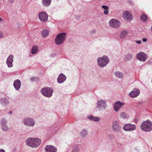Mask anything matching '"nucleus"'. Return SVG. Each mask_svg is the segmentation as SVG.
<instances>
[{"mask_svg": "<svg viewBox=\"0 0 152 152\" xmlns=\"http://www.w3.org/2000/svg\"><path fill=\"white\" fill-rule=\"evenodd\" d=\"M26 145L32 148H36L41 143V140L38 138L28 137L26 141Z\"/></svg>", "mask_w": 152, "mask_h": 152, "instance_id": "f257e3e1", "label": "nucleus"}, {"mask_svg": "<svg viewBox=\"0 0 152 152\" xmlns=\"http://www.w3.org/2000/svg\"><path fill=\"white\" fill-rule=\"evenodd\" d=\"M141 129L146 132H149L152 130V123L149 120L143 121L140 125Z\"/></svg>", "mask_w": 152, "mask_h": 152, "instance_id": "f03ea898", "label": "nucleus"}, {"mask_svg": "<svg viewBox=\"0 0 152 152\" xmlns=\"http://www.w3.org/2000/svg\"><path fill=\"white\" fill-rule=\"evenodd\" d=\"M109 58L105 56L99 57L97 59L98 65L100 67L102 68L106 66L107 64L109 62Z\"/></svg>", "mask_w": 152, "mask_h": 152, "instance_id": "7ed1b4c3", "label": "nucleus"}, {"mask_svg": "<svg viewBox=\"0 0 152 152\" xmlns=\"http://www.w3.org/2000/svg\"><path fill=\"white\" fill-rule=\"evenodd\" d=\"M66 37V33L65 32L58 34L55 39L56 43L58 45L62 44L65 41Z\"/></svg>", "mask_w": 152, "mask_h": 152, "instance_id": "20e7f679", "label": "nucleus"}, {"mask_svg": "<svg viewBox=\"0 0 152 152\" xmlns=\"http://www.w3.org/2000/svg\"><path fill=\"white\" fill-rule=\"evenodd\" d=\"M22 123L25 126L33 127L36 124V121L34 118L28 117L23 119Z\"/></svg>", "mask_w": 152, "mask_h": 152, "instance_id": "39448f33", "label": "nucleus"}, {"mask_svg": "<svg viewBox=\"0 0 152 152\" xmlns=\"http://www.w3.org/2000/svg\"><path fill=\"white\" fill-rule=\"evenodd\" d=\"M107 107V105L106 101L102 99L97 100L96 107L99 110L101 111L102 110H105Z\"/></svg>", "mask_w": 152, "mask_h": 152, "instance_id": "423d86ee", "label": "nucleus"}, {"mask_svg": "<svg viewBox=\"0 0 152 152\" xmlns=\"http://www.w3.org/2000/svg\"><path fill=\"white\" fill-rule=\"evenodd\" d=\"M109 26L114 28H118L120 26L121 23L118 20L113 19L110 20L109 22Z\"/></svg>", "mask_w": 152, "mask_h": 152, "instance_id": "0eeeda50", "label": "nucleus"}, {"mask_svg": "<svg viewBox=\"0 0 152 152\" xmlns=\"http://www.w3.org/2000/svg\"><path fill=\"white\" fill-rule=\"evenodd\" d=\"M136 127L134 124H126L123 126V129L125 131L131 132L136 129Z\"/></svg>", "mask_w": 152, "mask_h": 152, "instance_id": "6e6552de", "label": "nucleus"}, {"mask_svg": "<svg viewBox=\"0 0 152 152\" xmlns=\"http://www.w3.org/2000/svg\"><path fill=\"white\" fill-rule=\"evenodd\" d=\"M147 58V55L144 53L140 52L136 56V59L141 61L145 62Z\"/></svg>", "mask_w": 152, "mask_h": 152, "instance_id": "1a4fd4ad", "label": "nucleus"}, {"mask_svg": "<svg viewBox=\"0 0 152 152\" xmlns=\"http://www.w3.org/2000/svg\"><path fill=\"white\" fill-rule=\"evenodd\" d=\"M124 103L120 101L115 102L114 104L113 109L115 112L118 111L124 105Z\"/></svg>", "mask_w": 152, "mask_h": 152, "instance_id": "9d476101", "label": "nucleus"}, {"mask_svg": "<svg viewBox=\"0 0 152 152\" xmlns=\"http://www.w3.org/2000/svg\"><path fill=\"white\" fill-rule=\"evenodd\" d=\"M112 129L115 132H119L121 131V127L118 124V122L117 121H115L113 123Z\"/></svg>", "mask_w": 152, "mask_h": 152, "instance_id": "9b49d317", "label": "nucleus"}, {"mask_svg": "<svg viewBox=\"0 0 152 152\" xmlns=\"http://www.w3.org/2000/svg\"><path fill=\"white\" fill-rule=\"evenodd\" d=\"M39 19L42 22H45L48 20V15L45 12H42L39 14Z\"/></svg>", "mask_w": 152, "mask_h": 152, "instance_id": "f8f14e48", "label": "nucleus"}, {"mask_svg": "<svg viewBox=\"0 0 152 152\" xmlns=\"http://www.w3.org/2000/svg\"><path fill=\"white\" fill-rule=\"evenodd\" d=\"M140 94V91L139 89L135 88L133 91L129 93V96L132 98H135L138 96Z\"/></svg>", "mask_w": 152, "mask_h": 152, "instance_id": "ddd939ff", "label": "nucleus"}, {"mask_svg": "<svg viewBox=\"0 0 152 152\" xmlns=\"http://www.w3.org/2000/svg\"><path fill=\"white\" fill-rule=\"evenodd\" d=\"M66 79V76L63 73L59 74L57 78V82L60 84L64 83Z\"/></svg>", "mask_w": 152, "mask_h": 152, "instance_id": "4468645a", "label": "nucleus"}, {"mask_svg": "<svg viewBox=\"0 0 152 152\" xmlns=\"http://www.w3.org/2000/svg\"><path fill=\"white\" fill-rule=\"evenodd\" d=\"M14 56L13 55L10 54L7 58V63L9 67H12L13 66L12 62Z\"/></svg>", "mask_w": 152, "mask_h": 152, "instance_id": "2eb2a0df", "label": "nucleus"}, {"mask_svg": "<svg viewBox=\"0 0 152 152\" xmlns=\"http://www.w3.org/2000/svg\"><path fill=\"white\" fill-rule=\"evenodd\" d=\"M123 15L124 19L127 21H130L132 18L131 14L128 12H125Z\"/></svg>", "mask_w": 152, "mask_h": 152, "instance_id": "dca6fc26", "label": "nucleus"}, {"mask_svg": "<svg viewBox=\"0 0 152 152\" xmlns=\"http://www.w3.org/2000/svg\"><path fill=\"white\" fill-rule=\"evenodd\" d=\"M13 86L17 90H18L20 87L21 82L19 80H17L14 81Z\"/></svg>", "mask_w": 152, "mask_h": 152, "instance_id": "f3484780", "label": "nucleus"}, {"mask_svg": "<svg viewBox=\"0 0 152 152\" xmlns=\"http://www.w3.org/2000/svg\"><path fill=\"white\" fill-rule=\"evenodd\" d=\"M87 118L91 121L96 122L99 121L100 120V118H99L98 117H94L91 115L88 116Z\"/></svg>", "mask_w": 152, "mask_h": 152, "instance_id": "a211bd4d", "label": "nucleus"}, {"mask_svg": "<svg viewBox=\"0 0 152 152\" xmlns=\"http://www.w3.org/2000/svg\"><path fill=\"white\" fill-rule=\"evenodd\" d=\"M88 133V130L86 129H83L80 133L81 137L84 138L86 137Z\"/></svg>", "mask_w": 152, "mask_h": 152, "instance_id": "6ab92c4d", "label": "nucleus"}, {"mask_svg": "<svg viewBox=\"0 0 152 152\" xmlns=\"http://www.w3.org/2000/svg\"><path fill=\"white\" fill-rule=\"evenodd\" d=\"M56 147L51 145H48V152H56Z\"/></svg>", "mask_w": 152, "mask_h": 152, "instance_id": "aec40b11", "label": "nucleus"}, {"mask_svg": "<svg viewBox=\"0 0 152 152\" xmlns=\"http://www.w3.org/2000/svg\"><path fill=\"white\" fill-rule=\"evenodd\" d=\"M42 94L45 97H48V88H43L41 91Z\"/></svg>", "mask_w": 152, "mask_h": 152, "instance_id": "412c9836", "label": "nucleus"}, {"mask_svg": "<svg viewBox=\"0 0 152 152\" xmlns=\"http://www.w3.org/2000/svg\"><path fill=\"white\" fill-rule=\"evenodd\" d=\"M115 76L117 78H121L123 76V75L122 72L119 71H116L114 73Z\"/></svg>", "mask_w": 152, "mask_h": 152, "instance_id": "4be33fe9", "label": "nucleus"}, {"mask_svg": "<svg viewBox=\"0 0 152 152\" xmlns=\"http://www.w3.org/2000/svg\"><path fill=\"white\" fill-rule=\"evenodd\" d=\"M127 34V32L126 31H123L120 34V37L122 38H125Z\"/></svg>", "mask_w": 152, "mask_h": 152, "instance_id": "5701e85b", "label": "nucleus"}, {"mask_svg": "<svg viewBox=\"0 0 152 152\" xmlns=\"http://www.w3.org/2000/svg\"><path fill=\"white\" fill-rule=\"evenodd\" d=\"M41 35L42 37L45 38L48 36V30L45 29L41 32Z\"/></svg>", "mask_w": 152, "mask_h": 152, "instance_id": "b1692460", "label": "nucleus"}, {"mask_svg": "<svg viewBox=\"0 0 152 152\" xmlns=\"http://www.w3.org/2000/svg\"><path fill=\"white\" fill-rule=\"evenodd\" d=\"M133 56L132 54L128 53L125 56V59L126 60H129L133 58Z\"/></svg>", "mask_w": 152, "mask_h": 152, "instance_id": "393cba45", "label": "nucleus"}, {"mask_svg": "<svg viewBox=\"0 0 152 152\" xmlns=\"http://www.w3.org/2000/svg\"><path fill=\"white\" fill-rule=\"evenodd\" d=\"M140 19L142 21H146L147 20V16L145 14H143L141 16Z\"/></svg>", "mask_w": 152, "mask_h": 152, "instance_id": "a878e982", "label": "nucleus"}, {"mask_svg": "<svg viewBox=\"0 0 152 152\" xmlns=\"http://www.w3.org/2000/svg\"><path fill=\"white\" fill-rule=\"evenodd\" d=\"M53 92V89L48 88V97H50L52 96Z\"/></svg>", "mask_w": 152, "mask_h": 152, "instance_id": "bb28decb", "label": "nucleus"}, {"mask_svg": "<svg viewBox=\"0 0 152 152\" xmlns=\"http://www.w3.org/2000/svg\"><path fill=\"white\" fill-rule=\"evenodd\" d=\"M38 51V48L36 47H33L31 51V53L32 54H34L36 53Z\"/></svg>", "mask_w": 152, "mask_h": 152, "instance_id": "cd10ccee", "label": "nucleus"}, {"mask_svg": "<svg viewBox=\"0 0 152 152\" xmlns=\"http://www.w3.org/2000/svg\"><path fill=\"white\" fill-rule=\"evenodd\" d=\"M79 147L77 146H74L73 147L72 152H79Z\"/></svg>", "mask_w": 152, "mask_h": 152, "instance_id": "c85d7f7f", "label": "nucleus"}, {"mask_svg": "<svg viewBox=\"0 0 152 152\" xmlns=\"http://www.w3.org/2000/svg\"><path fill=\"white\" fill-rule=\"evenodd\" d=\"M1 129L3 131H8L9 129V127L6 125L2 126Z\"/></svg>", "mask_w": 152, "mask_h": 152, "instance_id": "c756f323", "label": "nucleus"}, {"mask_svg": "<svg viewBox=\"0 0 152 152\" xmlns=\"http://www.w3.org/2000/svg\"><path fill=\"white\" fill-rule=\"evenodd\" d=\"M1 125L2 126L6 125L7 124V121L6 119L3 118L0 121Z\"/></svg>", "mask_w": 152, "mask_h": 152, "instance_id": "7c9ffc66", "label": "nucleus"}, {"mask_svg": "<svg viewBox=\"0 0 152 152\" xmlns=\"http://www.w3.org/2000/svg\"><path fill=\"white\" fill-rule=\"evenodd\" d=\"M120 116L123 119L126 118L127 117V114L124 112L121 113L120 114Z\"/></svg>", "mask_w": 152, "mask_h": 152, "instance_id": "2f4dec72", "label": "nucleus"}, {"mask_svg": "<svg viewBox=\"0 0 152 152\" xmlns=\"http://www.w3.org/2000/svg\"><path fill=\"white\" fill-rule=\"evenodd\" d=\"M58 128H55L53 129L52 130H50L51 133L54 134L58 132Z\"/></svg>", "mask_w": 152, "mask_h": 152, "instance_id": "473e14b6", "label": "nucleus"}, {"mask_svg": "<svg viewBox=\"0 0 152 152\" xmlns=\"http://www.w3.org/2000/svg\"><path fill=\"white\" fill-rule=\"evenodd\" d=\"M42 3L43 6H48V0H42Z\"/></svg>", "mask_w": 152, "mask_h": 152, "instance_id": "72a5a7b5", "label": "nucleus"}, {"mask_svg": "<svg viewBox=\"0 0 152 152\" xmlns=\"http://www.w3.org/2000/svg\"><path fill=\"white\" fill-rule=\"evenodd\" d=\"M2 101L3 102H4V103L5 104H8L9 102V101H8V100L5 99H3Z\"/></svg>", "mask_w": 152, "mask_h": 152, "instance_id": "f704fd0d", "label": "nucleus"}, {"mask_svg": "<svg viewBox=\"0 0 152 152\" xmlns=\"http://www.w3.org/2000/svg\"><path fill=\"white\" fill-rule=\"evenodd\" d=\"M102 8L104 9L105 10H108L109 7L108 6L106 5H103L102 6Z\"/></svg>", "mask_w": 152, "mask_h": 152, "instance_id": "c9c22d12", "label": "nucleus"}, {"mask_svg": "<svg viewBox=\"0 0 152 152\" xmlns=\"http://www.w3.org/2000/svg\"><path fill=\"white\" fill-rule=\"evenodd\" d=\"M108 10H104L103 12L104 13L105 15H107L109 13V11Z\"/></svg>", "mask_w": 152, "mask_h": 152, "instance_id": "e433bc0d", "label": "nucleus"}, {"mask_svg": "<svg viewBox=\"0 0 152 152\" xmlns=\"http://www.w3.org/2000/svg\"><path fill=\"white\" fill-rule=\"evenodd\" d=\"M56 55V54H55V53H52L50 55V56L52 57L53 58V57H55Z\"/></svg>", "mask_w": 152, "mask_h": 152, "instance_id": "4c0bfd02", "label": "nucleus"}, {"mask_svg": "<svg viewBox=\"0 0 152 152\" xmlns=\"http://www.w3.org/2000/svg\"><path fill=\"white\" fill-rule=\"evenodd\" d=\"M3 37V32L0 31V38H1Z\"/></svg>", "mask_w": 152, "mask_h": 152, "instance_id": "58836bf2", "label": "nucleus"}, {"mask_svg": "<svg viewBox=\"0 0 152 152\" xmlns=\"http://www.w3.org/2000/svg\"><path fill=\"white\" fill-rule=\"evenodd\" d=\"M36 78L34 77H32L31 78V81H34L35 80Z\"/></svg>", "mask_w": 152, "mask_h": 152, "instance_id": "ea45409f", "label": "nucleus"}, {"mask_svg": "<svg viewBox=\"0 0 152 152\" xmlns=\"http://www.w3.org/2000/svg\"><path fill=\"white\" fill-rule=\"evenodd\" d=\"M8 1L11 4H12L14 3V0H8Z\"/></svg>", "mask_w": 152, "mask_h": 152, "instance_id": "a19ab883", "label": "nucleus"}, {"mask_svg": "<svg viewBox=\"0 0 152 152\" xmlns=\"http://www.w3.org/2000/svg\"><path fill=\"white\" fill-rule=\"evenodd\" d=\"M141 41L140 40L136 41V42L138 44H140L141 43Z\"/></svg>", "mask_w": 152, "mask_h": 152, "instance_id": "79ce46f5", "label": "nucleus"}, {"mask_svg": "<svg viewBox=\"0 0 152 152\" xmlns=\"http://www.w3.org/2000/svg\"><path fill=\"white\" fill-rule=\"evenodd\" d=\"M45 152H48V145H47L45 147Z\"/></svg>", "mask_w": 152, "mask_h": 152, "instance_id": "37998d69", "label": "nucleus"}, {"mask_svg": "<svg viewBox=\"0 0 152 152\" xmlns=\"http://www.w3.org/2000/svg\"><path fill=\"white\" fill-rule=\"evenodd\" d=\"M142 41L143 42H145L147 41V39L146 38H143L142 39Z\"/></svg>", "mask_w": 152, "mask_h": 152, "instance_id": "c03bdc74", "label": "nucleus"}, {"mask_svg": "<svg viewBox=\"0 0 152 152\" xmlns=\"http://www.w3.org/2000/svg\"><path fill=\"white\" fill-rule=\"evenodd\" d=\"M51 1V0H48V6L50 5V4Z\"/></svg>", "mask_w": 152, "mask_h": 152, "instance_id": "a18cd8bd", "label": "nucleus"}, {"mask_svg": "<svg viewBox=\"0 0 152 152\" xmlns=\"http://www.w3.org/2000/svg\"><path fill=\"white\" fill-rule=\"evenodd\" d=\"M96 32V31L95 29H93L92 30V33H94Z\"/></svg>", "mask_w": 152, "mask_h": 152, "instance_id": "49530a36", "label": "nucleus"}, {"mask_svg": "<svg viewBox=\"0 0 152 152\" xmlns=\"http://www.w3.org/2000/svg\"><path fill=\"white\" fill-rule=\"evenodd\" d=\"M0 152H5V151L3 149L0 150Z\"/></svg>", "mask_w": 152, "mask_h": 152, "instance_id": "de8ad7c7", "label": "nucleus"}, {"mask_svg": "<svg viewBox=\"0 0 152 152\" xmlns=\"http://www.w3.org/2000/svg\"><path fill=\"white\" fill-rule=\"evenodd\" d=\"M8 113L10 115H11L12 114V112L11 111H10Z\"/></svg>", "mask_w": 152, "mask_h": 152, "instance_id": "09e8293b", "label": "nucleus"}, {"mask_svg": "<svg viewBox=\"0 0 152 152\" xmlns=\"http://www.w3.org/2000/svg\"><path fill=\"white\" fill-rule=\"evenodd\" d=\"M2 20V19L0 17V22Z\"/></svg>", "mask_w": 152, "mask_h": 152, "instance_id": "8fccbe9b", "label": "nucleus"}, {"mask_svg": "<svg viewBox=\"0 0 152 152\" xmlns=\"http://www.w3.org/2000/svg\"><path fill=\"white\" fill-rule=\"evenodd\" d=\"M151 30L152 31V25L151 28Z\"/></svg>", "mask_w": 152, "mask_h": 152, "instance_id": "3c124183", "label": "nucleus"}]
</instances>
